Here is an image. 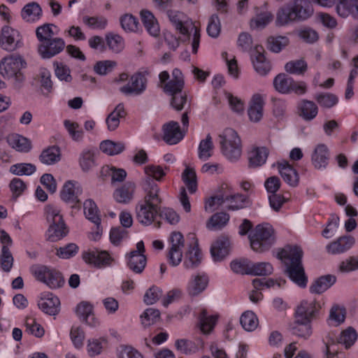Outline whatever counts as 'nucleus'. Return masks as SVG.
Returning a JSON list of instances; mask_svg holds the SVG:
<instances>
[{
	"mask_svg": "<svg viewBox=\"0 0 358 358\" xmlns=\"http://www.w3.org/2000/svg\"><path fill=\"white\" fill-rule=\"evenodd\" d=\"M357 339V331L352 327H348L341 331L338 338V343L343 345L348 349L354 345Z\"/></svg>",
	"mask_w": 358,
	"mask_h": 358,
	"instance_id": "680f3d73",
	"label": "nucleus"
},
{
	"mask_svg": "<svg viewBox=\"0 0 358 358\" xmlns=\"http://www.w3.org/2000/svg\"><path fill=\"white\" fill-rule=\"evenodd\" d=\"M147 87V79L141 73L134 74L129 83L120 88L125 95L138 96L143 94Z\"/></svg>",
	"mask_w": 358,
	"mask_h": 358,
	"instance_id": "2eb2a0df",
	"label": "nucleus"
},
{
	"mask_svg": "<svg viewBox=\"0 0 358 358\" xmlns=\"http://www.w3.org/2000/svg\"><path fill=\"white\" fill-rule=\"evenodd\" d=\"M297 21L308 19L313 13L312 4L309 0H294L290 2Z\"/></svg>",
	"mask_w": 358,
	"mask_h": 358,
	"instance_id": "c85d7f7f",
	"label": "nucleus"
},
{
	"mask_svg": "<svg viewBox=\"0 0 358 358\" xmlns=\"http://www.w3.org/2000/svg\"><path fill=\"white\" fill-rule=\"evenodd\" d=\"M173 78L167 82L164 87L166 93L173 96L182 92L184 80L181 71L176 69L172 73Z\"/></svg>",
	"mask_w": 358,
	"mask_h": 358,
	"instance_id": "72a5a7b5",
	"label": "nucleus"
},
{
	"mask_svg": "<svg viewBox=\"0 0 358 358\" xmlns=\"http://www.w3.org/2000/svg\"><path fill=\"white\" fill-rule=\"evenodd\" d=\"M159 192L158 185L148 180L145 196L136 207V219L141 224L150 225L159 214V206L162 202Z\"/></svg>",
	"mask_w": 358,
	"mask_h": 358,
	"instance_id": "f257e3e1",
	"label": "nucleus"
},
{
	"mask_svg": "<svg viewBox=\"0 0 358 358\" xmlns=\"http://www.w3.org/2000/svg\"><path fill=\"white\" fill-rule=\"evenodd\" d=\"M144 173L146 175V178L144 180L143 189L145 192V189L148 187V180L154 184H157L154 180L161 181L166 176V172L162 166L159 165L150 164L144 167Z\"/></svg>",
	"mask_w": 358,
	"mask_h": 358,
	"instance_id": "e433bc0d",
	"label": "nucleus"
},
{
	"mask_svg": "<svg viewBox=\"0 0 358 358\" xmlns=\"http://www.w3.org/2000/svg\"><path fill=\"white\" fill-rule=\"evenodd\" d=\"M345 309L338 305L331 307L329 312V320L331 324L338 326L343 323L345 319Z\"/></svg>",
	"mask_w": 358,
	"mask_h": 358,
	"instance_id": "052dcab7",
	"label": "nucleus"
},
{
	"mask_svg": "<svg viewBox=\"0 0 358 358\" xmlns=\"http://www.w3.org/2000/svg\"><path fill=\"white\" fill-rule=\"evenodd\" d=\"M141 17L147 31L152 36H157L160 29L154 15L148 10H143L141 12Z\"/></svg>",
	"mask_w": 358,
	"mask_h": 358,
	"instance_id": "4c0bfd02",
	"label": "nucleus"
},
{
	"mask_svg": "<svg viewBox=\"0 0 358 358\" xmlns=\"http://www.w3.org/2000/svg\"><path fill=\"white\" fill-rule=\"evenodd\" d=\"M144 253V243L143 241H140L136 244V250L131 251L127 257V264L133 272L141 273L144 270L147 263L146 257Z\"/></svg>",
	"mask_w": 358,
	"mask_h": 358,
	"instance_id": "f8f14e48",
	"label": "nucleus"
},
{
	"mask_svg": "<svg viewBox=\"0 0 358 358\" xmlns=\"http://www.w3.org/2000/svg\"><path fill=\"white\" fill-rule=\"evenodd\" d=\"M319 309L320 305L315 299H304L296 306L294 318L312 322Z\"/></svg>",
	"mask_w": 358,
	"mask_h": 358,
	"instance_id": "4468645a",
	"label": "nucleus"
},
{
	"mask_svg": "<svg viewBox=\"0 0 358 358\" xmlns=\"http://www.w3.org/2000/svg\"><path fill=\"white\" fill-rule=\"evenodd\" d=\"M65 42L61 38H52L38 45V53L43 59H50L60 53L65 48Z\"/></svg>",
	"mask_w": 358,
	"mask_h": 358,
	"instance_id": "f3484780",
	"label": "nucleus"
},
{
	"mask_svg": "<svg viewBox=\"0 0 358 358\" xmlns=\"http://www.w3.org/2000/svg\"><path fill=\"white\" fill-rule=\"evenodd\" d=\"M34 278L52 289L62 287L65 280L62 273L57 269L44 264H34L29 268Z\"/></svg>",
	"mask_w": 358,
	"mask_h": 358,
	"instance_id": "0eeeda50",
	"label": "nucleus"
},
{
	"mask_svg": "<svg viewBox=\"0 0 358 358\" xmlns=\"http://www.w3.org/2000/svg\"><path fill=\"white\" fill-rule=\"evenodd\" d=\"M292 334L308 339L313 334L311 322L305 321L295 318L294 322L290 326Z\"/></svg>",
	"mask_w": 358,
	"mask_h": 358,
	"instance_id": "f704fd0d",
	"label": "nucleus"
},
{
	"mask_svg": "<svg viewBox=\"0 0 358 358\" xmlns=\"http://www.w3.org/2000/svg\"><path fill=\"white\" fill-rule=\"evenodd\" d=\"M175 347L177 350L185 355L196 354L204 347V342L202 339L193 341L187 339H178L175 342Z\"/></svg>",
	"mask_w": 358,
	"mask_h": 358,
	"instance_id": "cd10ccee",
	"label": "nucleus"
},
{
	"mask_svg": "<svg viewBox=\"0 0 358 358\" xmlns=\"http://www.w3.org/2000/svg\"><path fill=\"white\" fill-rule=\"evenodd\" d=\"M314 99L321 108H331L336 106L339 99L331 92H319L314 95Z\"/></svg>",
	"mask_w": 358,
	"mask_h": 358,
	"instance_id": "a18cd8bd",
	"label": "nucleus"
},
{
	"mask_svg": "<svg viewBox=\"0 0 358 358\" xmlns=\"http://www.w3.org/2000/svg\"><path fill=\"white\" fill-rule=\"evenodd\" d=\"M199 328L203 334H209L213 330L218 319L217 314H210L207 309H201L199 315Z\"/></svg>",
	"mask_w": 358,
	"mask_h": 358,
	"instance_id": "a878e982",
	"label": "nucleus"
},
{
	"mask_svg": "<svg viewBox=\"0 0 358 358\" xmlns=\"http://www.w3.org/2000/svg\"><path fill=\"white\" fill-rule=\"evenodd\" d=\"M224 208L230 210L243 208L248 203L246 196L240 194L226 196H224Z\"/></svg>",
	"mask_w": 358,
	"mask_h": 358,
	"instance_id": "de8ad7c7",
	"label": "nucleus"
},
{
	"mask_svg": "<svg viewBox=\"0 0 358 358\" xmlns=\"http://www.w3.org/2000/svg\"><path fill=\"white\" fill-rule=\"evenodd\" d=\"M355 239L351 236H344L327 245V250L332 255L343 253L355 244Z\"/></svg>",
	"mask_w": 358,
	"mask_h": 358,
	"instance_id": "bb28decb",
	"label": "nucleus"
},
{
	"mask_svg": "<svg viewBox=\"0 0 358 358\" xmlns=\"http://www.w3.org/2000/svg\"><path fill=\"white\" fill-rule=\"evenodd\" d=\"M192 242L189 244L188 250L185 253L183 265L185 268L193 269L197 267L202 260V253L199 248L198 241L194 234H190Z\"/></svg>",
	"mask_w": 358,
	"mask_h": 358,
	"instance_id": "dca6fc26",
	"label": "nucleus"
},
{
	"mask_svg": "<svg viewBox=\"0 0 358 358\" xmlns=\"http://www.w3.org/2000/svg\"><path fill=\"white\" fill-rule=\"evenodd\" d=\"M64 125L73 141H81L83 140V131L77 122L66 120L64 122Z\"/></svg>",
	"mask_w": 358,
	"mask_h": 358,
	"instance_id": "0e129e2a",
	"label": "nucleus"
},
{
	"mask_svg": "<svg viewBox=\"0 0 358 358\" xmlns=\"http://www.w3.org/2000/svg\"><path fill=\"white\" fill-rule=\"evenodd\" d=\"M100 150L108 155H115L124 150V145L121 142L106 140L100 143Z\"/></svg>",
	"mask_w": 358,
	"mask_h": 358,
	"instance_id": "603ef678",
	"label": "nucleus"
},
{
	"mask_svg": "<svg viewBox=\"0 0 358 358\" xmlns=\"http://www.w3.org/2000/svg\"><path fill=\"white\" fill-rule=\"evenodd\" d=\"M273 271V266L268 262H258L251 264L250 275H268Z\"/></svg>",
	"mask_w": 358,
	"mask_h": 358,
	"instance_id": "69168bd1",
	"label": "nucleus"
},
{
	"mask_svg": "<svg viewBox=\"0 0 358 358\" xmlns=\"http://www.w3.org/2000/svg\"><path fill=\"white\" fill-rule=\"evenodd\" d=\"M83 22L92 29H104L108 24L107 19L103 16L85 15L83 17Z\"/></svg>",
	"mask_w": 358,
	"mask_h": 358,
	"instance_id": "13d9d810",
	"label": "nucleus"
},
{
	"mask_svg": "<svg viewBox=\"0 0 358 358\" xmlns=\"http://www.w3.org/2000/svg\"><path fill=\"white\" fill-rule=\"evenodd\" d=\"M240 322L243 328L248 331H252L258 326V319L252 311H245L240 318Z\"/></svg>",
	"mask_w": 358,
	"mask_h": 358,
	"instance_id": "4d7b16f0",
	"label": "nucleus"
},
{
	"mask_svg": "<svg viewBox=\"0 0 358 358\" xmlns=\"http://www.w3.org/2000/svg\"><path fill=\"white\" fill-rule=\"evenodd\" d=\"M264 101L263 97L256 94L252 96L250 103V107L248 110V114L250 121L257 122L260 121L263 116V107Z\"/></svg>",
	"mask_w": 358,
	"mask_h": 358,
	"instance_id": "7c9ffc66",
	"label": "nucleus"
},
{
	"mask_svg": "<svg viewBox=\"0 0 358 358\" xmlns=\"http://www.w3.org/2000/svg\"><path fill=\"white\" fill-rule=\"evenodd\" d=\"M76 315L89 326L96 327L99 324L98 319L94 317L93 306L87 301H82L78 304L76 310Z\"/></svg>",
	"mask_w": 358,
	"mask_h": 358,
	"instance_id": "b1692460",
	"label": "nucleus"
},
{
	"mask_svg": "<svg viewBox=\"0 0 358 358\" xmlns=\"http://www.w3.org/2000/svg\"><path fill=\"white\" fill-rule=\"evenodd\" d=\"M79 165L84 172H87L94 167L96 165L94 150L90 149L83 150L79 157Z\"/></svg>",
	"mask_w": 358,
	"mask_h": 358,
	"instance_id": "8fccbe9b",
	"label": "nucleus"
},
{
	"mask_svg": "<svg viewBox=\"0 0 358 358\" xmlns=\"http://www.w3.org/2000/svg\"><path fill=\"white\" fill-rule=\"evenodd\" d=\"M251 57L254 68L258 73L266 75L269 72L271 64L264 56V49L262 45L255 47Z\"/></svg>",
	"mask_w": 358,
	"mask_h": 358,
	"instance_id": "4be33fe9",
	"label": "nucleus"
},
{
	"mask_svg": "<svg viewBox=\"0 0 358 358\" xmlns=\"http://www.w3.org/2000/svg\"><path fill=\"white\" fill-rule=\"evenodd\" d=\"M250 247L257 252H264L271 248L275 241L274 231L269 224H258L248 236Z\"/></svg>",
	"mask_w": 358,
	"mask_h": 358,
	"instance_id": "423d86ee",
	"label": "nucleus"
},
{
	"mask_svg": "<svg viewBox=\"0 0 358 358\" xmlns=\"http://www.w3.org/2000/svg\"><path fill=\"white\" fill-rule=\"evenodd\" d=\"M59 305L58 297L50 292L43 294L38 303L39 308L50 315H55L59 312Z\"/></svg>",
	"mask_w": 358,
	"mask_h": 358,
	"instance_id": "412c9836",
	"label": "nucleus"
},
{
	"mask_svg": "<svg viewBox=\"0 0 358 358\" xmlns=\"http://www.w3.org/2000/svg\"><path fill=\"white\" fill-rule=\"evenodd\" d=\"M82 190L76 182L72 180L66 181L60 192L61 199L72 208H80V201L78 196Z\"/></svg>",
	"mask_w": 358,
	"mask_h": 358,
	"instance_id": "ddd939ff",
	"label": "nucleus"
},
{
	"mask_svg": "<svg viewBox=\"0 0 358 358\" xmlns=\"http://www.w3.org/2000/svg\"><path fill=\"white\" fill-rule=\"evenodd\" d=\"M229 240L225 237L217 238L211 245L210 253L215 261H221L229 252Z\"/></svg>",
	"mask_w": 358,
	"mask_h": 358,
	"instance_id": "2f4dec72",
	"label": "nucleus"
},
{
	"mask_svg": "<svg viewBox=\"0 0 358 358\" xmlns=\"http://www.w3.org/2000/svg\"><path fill=\"white\" fill-rule=\"evenodd\" d=\"M229 220V214L226 213H215L210 217L206 226L210 230L221 229L227 224Z\"/></svg>",
	"mask_w": 358,
	"mask_h": 358,
	"instance_id": "864d4df0",
	"label": "nucleus"
},
{
	"mask_svg": "<svg viewBox=\"0 0 358 358\" xmlns=\"http://www.w3.org/2000/svg\"><path fill=\"white\" fill-rule=\"evenodd\" d=\"M289 38L286 36H271L267 40L268 48L273 52H279L289 44Z\"/></svg>",
	"mask_w": 358,
	"mask_h": 358,
	"instance_id": "e2e57ef3",
	"label": "nucleus"
},
{
	"mask_svg": "<svg viewBox=\"0 0 358 358\" xmlns=\"http://www.w3.org/2000/svg\"><path fill=\"white\" fill-rule=\"evenodd\" d=\"M21 15L28 22H35L42 16V9L36 2H31L24 6Z\"/></svg>",
	"mask_w": 358,
	"mask_h": 358,
	"instance_id": "a19ab883",
	"label": "nucleus"
},
{
	"mask_svg": "<svg viewBox=\"0 0 358 358\" xmlns=\"http://www.w3.org/2000/svg\"><path fill=\"white\" fill-rule=\"evenodd\" d=\"M45 213L46 219L50 223L46 233L48 240L56 242L65 237L69 231L60 208L56 206L48 205L45 208Z\"/></svg>",
	"mask_w": 358,
	"mask_h": 358,
	"instance_id": "39448f33",
	"label": "nucleus"
},
{
	"mask_svg": "<svg viewBox=\"0 0 358 358\" xmlns=\"http://www.w3.org/2000/svg\"><path fill=\"white\" fill-rule=\"evenodd\" d=\"M60 150L57 146H51L44 150L40 155V161L47 165H52L60 160Z\"/></svg>",
	"mask_w": 358,
	"mask_h": 358,
	"instance_id": "3c124183",
	"label": "nucleus"
},
{
	"mask_svg": "<svg viewBox=\"0 0 358 358\" xmlns=\"http://www.w3.org/2000/svg\"><path fill=\"white\" fill-rule=\"evenodd\" d=\"M136 186L131 182H127L116 189L113 193L115 200L120 203H128L134 197Z\"/></svg>",
	"mask_w": 358,
	"mask_h": 358,
	"instance_id": "473e14b6",
	"label": "nucleus"
},
{
	"mask_svg": "<svg viewBox=\"0 0 358 358\" xmlns=\"http://www.w3.org/2000/svg\"><path fill=\"white\" fill-rule=\"evenodd\" d=\"M299 114L306 121L313 120L318 113V107L313 101L303 99L298 106Z\"/></svg>",
	"mask_w": 358,
	"mask_h": 358,
	"instance_id": "c9c22d12",
	"label": "nucleus"
},
{
	"mask_svg": "<svg viewBox=\"0 0 358 358\" xmlns=\"http://www.w3.org/2000/svg\"><path fill=\"white\" fill-rule=\"evenodd\" d=\"M168 17L177 31L180 34L191 40L192 50L194 54H196L200 43V29L192 20H189L184 13L170 10L168 12Z\"/></svg>",
	"mask_w": 358,
	"mask_h": 358,
	"instance_id": "7ed1b4c3",
	"label": "nucleus"
},
{
	"mask_svg": "<svg viewBox=\"0 0 358 358\" xmlns=\"http://www.w3.org/2000/svg\"><path fill=\"white\" fill-rule=\"evenodd\" d=\"M106 41L109 49L115 53L120 52L124 49V40L118 34L108 33L106 35Z\"/></svg>",
	"mask_w": 358,
	"mask_h": 358,
	"instance_id": "bf43d9fd",
	"label": "nucleus"
},
{
	"mask_svg": "<svg viewBox=\"0 0 358 358\" xmlns=\"http://www.w3.org/2000/svg\"><path fill=\"white\" fill-rule=\"evenodd\" d=\"M163 140L169 145H176L183 138L185 134L180 129L178 122L170 121L163 125Z\"/></svg>",
	"mask_w": 358,
	"mask_h": 358,
	"instance_id": "aec40b11",
	"label": "nucleus"
},
{
	"mask_svg": "<svg viewBox=\"0 0 358 358\" xmlns=\"http://www.w3.org/2000/svg\"><path fill=\"white\" fill-rule=\"evenodd\" d=\"M268 155V150L265 147L254 148L248 154L250 165L251 166H260L266 163Z\"/></svg>",
	"mask_w": 358,
	"mask_h": 358,
	"instance_id": "37998d69",
	"label": "nucleus"
},
{
	"mask_svg": "<svg viewBox=\"0 0 358 358\" xmlns=\"http://www.w3.org/2000/svg\"><path fill=\"white\" fill-rule=\"evenodd\" d=\"M7 142L12 148L18 152H27L31 148L30 141L27 138L17 134L8 135Z\"/></svg>",
	"mask_w": 358,
	"mask_h": 358,
	"instance_id": "58836bf2",
	"label": "nucleus"
},
{
	"mask_svg": "<svg viewBox=\"0 0 358 358\" xmlns=\"http://www.w3.org/2000/svg\"><path fill=\"white\" fill-rule=\"evenodd\" d=\"M20 39L18 31L9 26H4L1 29L0 36V45L7 51H13L17 48Z\"/></svg>",
	"mask_w": 358,
	"mask_h": 358,
	"instance_id": "6ab92c4d",
	"label": "nucleus"
},
{
	"mask_svg": "<svg viewBox=\"0 0 358 358\" xmlns=\"http://www.w3.org/2000/svg\"><path fill=\"white\" fill-rule=\"evenodd\" d=\"M84 213L87 220L93 222L99 228L101 218L99 215V211L96 203L92 199H87L83 203Z\"/></svg>",
	"mask_w": 358,
	"mask_h": 358,
	"instance_id": "09e8293b",
	"label": "nucleus"
},
{
	"mask_svg": "<svg viewBox=\"0 0 358 358\" xmlns=\"http://www.w3.org/2000/svg\"><path fill=\"white\" fill-rule=\"evenodd\" d=\"M273 85L275 89L282 94L295 93L302 95L307 91V87L304 82L295 81L285 74L278 75L273 80Z\"/></svg>",
	"mask_w": 358,
	"mask_h": 358,
	"instance_id": "1a4fd4ad",
	"label": "nucleus"
},
{
	"mask_svg": "<svg viewBox=\"0 0 358 358\" xmlns=\"http://www.w3.org/2000/svg\"><path fill=\"white\" fill-rule=\"evenodd\" d=\"M9 171L15 176H31L36 172V167L31 163H17L12 165Z\"/></svg>",
	"mask_w": 358,
	"mask_h": 358,
	"instance_id": "6e6d98bb",
	"label": "nucleus"
},
{
	"mask_svg": "<svg viewBox=\"0 0 358 358\" xmlns=\"http://www.w3.org/2000/svg\"><path fill=\"white\" fill-rule=\"evenodd\" d=\"M336 282L334 275H328L319 278L310 287V292L314 294H322L328 289Z\"/></svg>",
	"mask_w": 358,
	"mask_h": 358,
	"instance_id": "c03bdc74",
	"label": "nucleus"
},
{
	"mask_svg": "<svg viewBox=\"0 0 358 358\" xmlns=\"http://www.w3.org/2000/svg\"><path fill=\"white\" fill-rule=\"evenodd\" d=\"M286 266V273L290 280L301 287H306L308 278L306 275L301 259L303 251L296 245H287L278 255Z\"/></svg>",
	"mask_w": 358,
	"mask_h": 358,
	"instance_id": "f03ea898",
	"label": "nucleus"
},
{
	"mask_svg": "<svg viewBox=\"0 0 358 358\" xmlns=\"http://www.w3.org/2000/svg\"><path fill=\"white\" fill-rule=\"evenodd\" d=\"M26 331L37 338L44 336L43 327L34 318H27L25 322Z\"/></svg>",
	"mask_w": 358,
	"mask_h": 358,
	"instance_id": "774afa93",
	"label": "nucleus"
},
{
	"mask_svg": "<svg viewBox=\"0 0 358 358\" xmlns=\"http://www.w3.org/2000/svg\"><path fill=\"white\" fill-rule=\"evenodd\" d=\"M330 159V150L324 143H319L314 148L311 155L313 166L318 170L325 169Z\"/></svg>",
	"mask_w": 358,
	"mask_h": 358,
	"instance_id": "a211bd4d",
	"label": "nucleus"
},
{
	"mask_svg": "<svg viewBox=\"0 0 358 358\" xmlns=\"http://www.w3.org/2000/svg\"><path fill=\"white\" fill-rule=\"evenodd\" d=\"M25 65L26 62L19 55L6 57L0 62V74L5 78H12L17 83H21L24 80L22 69Z\"/></svg>",
	"mask_w": 358,
	"mask_h": 358,
	"instance_id": "6e6552de",
	"label": "nucleus"
},
{
	"mask_svg": "<svg viewBox=\"0 0 358 358\" xmlns=\"http://www.w3.org/2000/svg\"><path fill=\"white\" fill-rule=\"evenodd\" d=\"M277 166L279 173L286 183L292 187L298 185L299 181L298 172L288 162H278Z\"/></svg>",
	"mask_w": 358,
	"mask_h": 358,
	"instance_id": "5701e85b",
	"label": "nucleus"
},
{
	"mask_svg": "<svg viewBox=\"0 0 358 358\" xmlns=\"http://www.w3.org/2000/svg\"><path fill=\"white\" fill-rule=\"evenodd\" d=\"M82 256L85 262L98 268L111 266L114 260L107 251L98 249L88 250Z\"/></svg>",
	"mask_w": 358,
	"mask_h": 358,
	"instance_id": "9b49d317",
	"label": "nucleus"
},
{
	"mask_svg": "<svg viewBox=\"0 0 358 358\" xmlns=\"http://www.w3.org/2000/svg\"><path fill=\"white\" fill-rule=\"evenodd\" d=\"M297 21L290 3L280 8L277 13L275 23L278 26H284L292 22Z\"/></svg>",
	"mask_w": 358,
	"mask_h": 358,
	"instance_id": "79ce46f5",
	"label": "nucleus"
},
{
	"mask_svg": "<svg viewBox=\"0 0 358 358\" xmlns=\"http://www.w3.org/2000/svg\"><path fill=\"white\" fill-rule=\"evenodd\" d=\"M185 240L182 234L179 231H173L169 237V250L167 253L169 263L176 266L180 264L182 258V248Z\"/></svg>",
	"mask_w": 358,
	"mask_h": 358,
	"instance_id": "9d476101",
	"label": "nucleus"
},
{
	"mask_svg": "<svg viewBox=\"0 0 358 358\" xmlns=\"http://www.w3.org/2000/svg\"><path fill=\"white\" fill-rule=\"evenodd\" d=\"M214 145L212 137L208 134L201 140L198 147V157L202 161L208 160L213 154Z\"/></svg>",
	"mask_w": 358,
	"mask_h": 358,
	"instance_id": "49530a36",
	"label": "nucleus"
},
{
	"mask_svg": "<svg viewBox=\"0 0 358 358\" xmlns=\"http://www.w3.org/2000/svg\"><path fill=\"white\" fill-rule=\"evenodd\" d=\"M126 115L124 105L119 103L106 118V124L109 131H115L120 125V119Z\"/></svg>",
	"mask_w": 358,
	"mask_h": 358,
	"instance_id": "ea45409f",
	"label": "nucleus"
},
{
	"mask_svg": "<svg viewBox=\"0 0 358 358\" xmlns=\"http://www.w3.org/2000/svg\"><path fill=\"white\" fill-rule=\"evenodd\" d=\"M285 69L289 73L301 75L307 70V64L303 59L290 61L285 64Z\"/></svg>",
	"mask_w": 358,
	"mask_h": 358,
	"instance_id": "338daca9",
	"label": "nucleus"
},
{
	"mask_svg": "<svg viewBox=\"0 0 358 358\" xmlns=\"http://www.w3.org/2000/svg\"><path fill=\"white\" fill-rule=\"evenodd\" d=\"M182 179L191 194L196 192L197 189L196 175L193 169L187 167L182 173Z\"/></svg>",
	"mask_w": 358,
	"mask_h": 358,
	"instance_id": "5fc2aeb1",
	"label": "nucleus"
},
{
	"mask_svg": "<svg viewBox=\"0 0 358 358\" xmlns=\"http://www.w3.org/2000/svg\"><path fill=\"white\" fill-rule=\"evenodd\" d=\"M208 281V277L204 273L192 275L187 284V293L192 296H198L206 289Z\"/></svg>",
	"mask_w": 358,
	"mask_h": 358,
	"instance_id": "393cba45",
	"label": "nucleus"
},
{
	"mask_svg": "<svg viewBox=\"0 0 358 358\" xmlns=\"http://www.w3.org/2000/svg\"><path fill=\"white\" fill-rule=\"evenodd\" d=\"M222 154L230 162H237L242 154L241 141L237 132L231 128H226L219 135Z\"/></svg>",
	"mask_w": 358,
	"mask_h": 358,
	"instance_id": "20e7f679",
	"label": "nucleus"
},
{
	"mask_svg": "<svg viewBox=\"0 0 358 358\" xmlns=\"http://www.w3.org/2000/svg\"><path fill=\"white\" fill-rule=\"evenodd\" d=\"M336 6L337 14L345 18L350 15L358 18V0H337Z\"/></svg>",
	"mask_w": 358,
	"mask_h": 358,
	"instance_id": "c756f323",
	"label": "nucleus"
}]
</instances>
